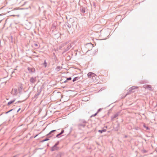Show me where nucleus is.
<instances>
[{
	"instance_id": "obj_1",
	"label": "nucleus",
	"mask_w": 157,
	"mask_h": 157,
	"mask_svg": "<svg viewBox=\"0 0 157 157\" xmlns=\"http://www.w3.org/2000/svg\"><path fill=\"white\" fill-rule=\"evenodd\" d=\"M86 48L88 49V50L87 52L91 50L92 48L93 47V44L91 43H87L86 44Z\"/></svg>"
},
{
	"instance_id": "obj_2",
	"label": "nucleus",
	"mask_w": 157,
	"mask_h": 157,
	"mask_svg": "<svg viewBox=\"0 0 157 157\" xmlns=\"http://www.w3.org/2000/svg\"><path fill=\"white\" fill-rule=\"evenodd\" d=\"M56 130H53L51 131L48 134L46 135V136H48L49 138L52 137L54 134V132Z\"/></svg>"
},
{
	"instance_id": "obj_3",
	"label": "nucleus",
	"mask_w": 157,
	"mask_h": 157,
	"mask_svg": "<svg viewBox=\"0 0 157 157\" xmlns=\"http://www.w3.org/2000/svg\"><path fill=\"white\" fill-rule=\"evenodd\" d=\"M72 47V46L71 44L68 45L66 47H64L63 48V51L62 52V54H63L64 53L66 52L68 50H69L70 48Z\"/></svg>"
},
{
	"instance_id": "obj_4",
	"label": "nucleus",
	"mask_w": 157,
	"mask_h": 157,
	"mask_svg": "<svg viewBox=\"0 0 157 157\" xmlns=\"http://www.w3.org/2000/svg\"><path fill=\"white\" fill-rule=\"evenodd\" d=\"M25 28L27 30L30 29L32 26V25L31 22H28L25 24Z\"/></svg>"
},
{
	"instance_id": "obj_5",
	"label": "nucleus",
	"mask_w": 157,
	"mask_h": 157,
	"mask_svg": "<svg viewBox=\"0 0 157 157\" xmlns=\"http://www.w3.org/2000/svg\"><path fill=\"white\" fill-rule=\"evenodd\" d=\"M36 77H32L30 78L29 81L32 83H34L36 81Z\"/></svg>"
},
{
	"instance_id": "obj_6",
	"label": "nucleus",
	"mask_w": 157,
	"mask_h": 157,
	"mask_svg": "<svg viewBox=\"0 0 157 157\" xmlns=\"http://www.w3.org/2000/svg\"><path fill=\"white\" fill-rule=\"evenodd\" d=\"M64 132V130H62L61 132L59 133V134H57L55 137H54V138H59L61 136V135L63 134ZM64 135H63L62 136H63Z\"/></svg>"
},
{
	"instance_id": "obj_7",
	"label": "nucleus",
	"mask_w": 157,
	"mask_h": 157,
	"mask_svg": "<svg viewBox=\"0 0 157 157\" xmlns=\"http://www.w3.org/2000/svg\"><path fill=\"white\" fill-rule=\"evenodd\" d=\"M28 70L31 73H33L35 72V69L34 68H31L29 67H28Z\"/></svg>"
},
{
	"instance_id": "obj_8",
	"label": "nucleus",
	"mask_w": 157,
	"mask_h": 157,
	"mask_svg": "<svg viewBox=\"0 0 157 157\" xmlns=\"http://www.w3.org/2000/svg\"><path fill=\"white\" fill-rule=\"evenodd\" d=\"M119 127H120V124L119 123H118L117 124V125H115L114 126H113V128H114V130L115 131H118L119 129Z\"/></svg>"
},
{
	"instance_id": "obj_9",
	"label": "nucleus",
	"mask_w": 157,
	"mask_h": 157,
	"mask_svg": "<svg viewBox=\"0 0 157 157\" xmlns=\"http://www.w3.org/2000/svg\"><path fill=\"white\" fill-rule=\"evenodd\" d=\"M59 149V147H56L54 145L53 146L51 147V151H53L56 150H58Z\"/></svg>"
},
{
	"instance_id": "obj_10",
	"label": "nucleus",
	"mask_w": 157,
	"mask_h": 157,
	"mask_svg": "<svg viewBox=\"0 0 157 157\" xmlns=\"http://www.w3.org/2000/svg\"><path fill=\"white\" fill-rule=\"evenodd\" d=\"M72 20V19H71V18H70V19L68 21V22L67 23H66V25H67V27L69 28V29H70L71 27V24H70V23H68V22H70V21H71H71Z\"/></svg>"
},
{
	"instance_id": "obj_11",
	"label": "nucleus",
	"mask_w": 157,
	"mask_h": 157,
	"mask_svg": "<svg viewBox=\"0 0 157 157\" xmlns=\"http://www.w3.org/2000/svg\"><path fill=\"white\" fill-rule=\"evenodd\" d=\"M95 75V74L92 72H89L87 74V76L88 78H92L94 75Z\"/></svg>"
},
{
	"instance_id": "obj_12",
	"label": "nucleus",
	"mask_w": 157,
	"mask_h": 157,
	"mask_svg": "<svg viewBox=\"0 0 157 157\" xmlns=\"http://www.w3.org/2000/svg\"><path fill=\"white\" fill-rule=\"evenodd\" d=\"M90 99V98L89 97H87V96H85L83 97L82 98V101H89Z\"/></svg>"
},
{
	"instance_id": "obj_13",
	"label": "nucleus",
	"mask_w": 157,
	"mask_h": 157,
	"mask_svg": "<svg viewBox=\"0 0 157 157\" xmlns=\"http://www.w3.org/2000/svg\"><path fill=\"white\" fill-rule=\"evenodd\" d=\"M86 126V124H85L82 123H79L78 124V127L79 128L83 127L84 128Z\"/></svg>"
},
{
	"instance_id": "obj_14",
	"label": "nucleus",
	"mask_w": 157,
	"mask_h": 157,
	"mask_svg": "<svg viewBox=\"0 0 157 157\" xmlns=\"http://www.w3.org/2000/svg\"><path fill=\"white\" fill-rule=\"evenodd\" d=\"M80 11L82 13H84L85 12V8L83 7H80Z\"/></svg>"
},
{
	"instance_id": "obj_15",
	"label": "nucleus",
	"mask_w": 157,
	"mask_h": 157,
	"mask_svg": "<svg viewBox=\"0 0 157 157\" xmlns=\"http://www.w3.org/2000/svg\"><path fill=\"white\" fill-rule=\"evenodd\" d=\"M63 153L61 152H59L57 154L56 156L53 157H61L63 155Z\"/></svg>"
},
{
	"instance_id": "obj_16",
	"label": "nucleus",
	"mask_w": 157,
	"mask_h": 157,
	"mask_svg": "<svg viewBox=\"0 0 157 157\" xmlns=\"http://www.w3.org/2000/svg\"><path fill=\"white\" fill-rule=\"evenodd\" d=\"M15 100H16V99L14 98L13 99V100L10 101L8 102V103H7V105H10L11 104L14 103L15 102Z\"/></svg>"
},
{
	"instance_id": "obj_17",
	"label": "nucleus",
	"mask_w": 157,
	"mask_h": 157,
	"mask_svg": "<svg viewBox=\"0 0 157 157\" xmlns=\"http://www.w3.org/2000/svg\"><path fill=\"white\" fill-rule=\"evenodd\" d=\"M22 84L21 83L20 84L18 87V90H22L23 89Z\"/></svg>"
},
{
	"instance_id": "obj_18",
	"label": "nucleus",
	"mask_w": 157,
	"mask_h": 157,
	"mask_svg": "<svg viewBox=\"0 0 157 157\" xmlns=\"http://www.w3.org/2000/svg\"><path fill=\"white\" fill-rule=\"evenodd\" d=\"M138 88L137 86H133L130 88L129 91L131 92L132 90L137 89Z\"/></svg>"
},
{
	"instance_id": "obj_19",
	"label": "nucleus",
	"mask_w": 157,
	"mask_h": 157,
	"mask_svg": "<svg viewBox=\"0 0 157 157\" xmlns=\"http://www.w3.org/2000/svg\"><path fill=\"white\" fill-rule=\"evenodd\" d=\"M50 140L49 138L48 137V136H47L44 140H43L41 141V142L43 143L45 141H47L48 140Z\"/></svg>"
},
{
	"instance_id": "obj_20",
	"label": "nucleus",
	"mask_w": 157,
	"mask_h": 157,
	"mask_svg": "<svg viewBox=\"0 0 157 157\" xmlns=\"http://www.w3.org/2000/svg\"><path fill=\"white\" fill-rule=\"evenodd\" d=\"M79 121L80 122L79 123H83L84 124H86L87 123V122L85 121L84 119H79Z\"/></svg>"
},
{
	"instance_id": "obj_21",
	"label": "nucleus",
	"mask_w": 157,
	"mask_h": 157,
	"mask_svg": "<svg viewBox=\"0 0 157 157\" xmlns=\"http://www.w3.org/2000/svg\"><path fill=\"white\" fill-rule=\"evenodd\" d=\"M40 93L37 91L36 94L34 95L33 98H35L36 99L38 98V96L40 95Z\"/></svg>"
},
{
	"instance_id": "obj_22",
	"label": "nucleus",
	"mask_w": 157,
	"mask_h": 157,
	"mask_svg": "<svg viewBox=\"0 0 157 157\" xmlns=\"http://www.w3.org/2000/svg\"><path fill=\"white\" fill-rule=\"evenodd\" d=\"M106 131V129H103L101 130H99L98 131V132L100 133H102L103 132H105Z\"/></svg>"
},
{
	"instance_id": "obj_23",
	"label": "nucleus",
	"mask_w": 157,
	"mask_h": 157,
	"mask_svg": "<svg viewBox=\"0 0 157 157\" xmlns=\"http://www.w3.org/2000/svg\"><path fill=\"white\" fill-rule=\"evenodd\" d=\"M16 109V108H13V109H10V110H9V111L6 112L5 113L6 114H8V113H9L11 112V111H14Z\"/></svg>"
},
{
	"instance_id": "obj_24",
	"label": "nucleus",
	"mask_w": 157,
	"mask_h": 157,
	"mask_svg": "<svg viewBox=\"0 0 157 157\" xmlns=\"http://www.w3.org/2000/svg\"><path fill=\"white\" fill-rule=\"evenodd\" d=\"M80 78V77H79L78 76L75 77L73 79L72 81L73 82H75L77 80H78Z\"/></svg>"
},
{
	"instance_id": "obj_25",
	"label": "nucleus",
	"mask_w": 157,
	"mask_h": 157,
	"mask_svg": "<svg viewBox=\"0 0 157 157\" xmlns=\"http://www.w3.org/2000/svg\"><path fill=\"white\" fill-rule=\"evenodd\" d=\"M61 68H62V67H61L60 66H58L56 67L55 70L56 71H58L60 70Z\"/></svg>"
},
{
	"instance_id": "obj_26",
	"label": "nucleus",
	"mask_w": 157,
	"mask_h": 157,
	"mask_svg": "<svg viewBox=\"0 0 157 157\" xmlns=\"http://www.w3.org/2000/svg\"><path fill=\"white\" fill-rule=\"evenodd\" d=\"M120 112H117V113H116L114 115V116H113V118H115L117 117V116H118L120 114Z\"/></svg>"
},
{
	"instance_id": "obj_27",
	"label": "nucleus",
	"mask_w": 157,
	"mask_h": 157,
	"mask_svg": "<svg viewBox=\"0 0 157 157\" xmlns=\"http://www.w3.org/2000/svg\"><path fill=\"white\" fill-rule=\"evenodd\" d=\"M143 126L144 128H145L147 130H149L150 129V128L148 126H147L145 124H144Z\"/></svg>"
},
{
	"instance_id": "obj_28",
	"label": "nucleus",
	"mask_w": 157,
	"mask_h": 157,
	"mask_svg": "<svg viewBox=\"0 0 157 157\" xmlns=\"http://www.w3.org/2000/svg\"><path fill=\"white\" fill-rule=\"evenodd\" d=\"M59 141H57L54 145L56 147H57V146L59 144Z\"/></svg>"
},
{
	"instance_id": "obj_29",
	"label": "nucleus",
	"mask_w": 157,
	"mask_h": 157,
	"mask_svg": "<svg viewBox=\"0 0 157 157\" xmlns=\"http://www.w3.org/2000/svg\"><path fill=\"white\" fill-rule=\"evenodd\" d=\"M43 64L44 66L45 67H46L47 66V63L46 62V60H44V63H43Z\"/></svg>"
},
{
	"instance_id": "obj_30",
	"label": "nucleus",
	"mask_w": 157,
	"mask_h": 157,
	"mask_svg": "<svg viewBox=\"0 0 157 157\" xmlns=\"http://www.w3.org/2000/svg\"><path fill=\"white\" fill-rule=\"evenodd\" d=\"M42 86H42L40 88V89L39 90H38V91L40 93H41V91L42 90V89L43 88V87H42Z\"/></svg>"
},
{
	"instance_id": "obj_31",
	"label": "nucleus",
	"mask_w": 157,
	"mask_h": 157,
	"mask_svg": "<svg viewBox=\"0 0 157 157\" xmlns=\"http://www.w3.org/2000/svg\"><path fill=\"white\" fill-rule=\"evenodd\" d=\"M21 108H19L17 111L16 110L14 111L13 113H17L21 110Z\"/></svg>"
},
{
	"instance_id": "obj_32",
	"label": "nucleus",
	"mask_w": 157,
	"mask_h": 157,
	"mask_svg": "<svg viewBox=\"0 0 157 157\" xmlns=\"http://www.w3.org/2000/svg\"><path fill=\"white\" fill-rule=\"evenodd\" d=\"M14 92L15 95L17 94V89L15 88L14 89Z\"/></svg>"
},
{
	"instance_id": "obj_33",
	"label": "nucleus",
	"mask_w": 157,
	"mask_h": 157,
	"mask_svg": "<svg viewBox=\"0 0 157 157\" xmlns=\"http://www.w3.org/2000/svg\"><path fill=\"white\" fill-rule=\"evenodd\" d=\"M103 109L102 108H99V109L97 112V113L98 114L99 112L100 111H101L102 109Z\"/></svg>"
},
{
	"instance_id": "obj_34",
	"label": "nucleus",
	"mask_w": 157,
	"mask_h": 157,
	"mask_svg": "<svg viewBox=\"0 0 157 157\" xmlns=\"http://www.w3.org/2000/svg\"><path fill=\"white\" fill-rule=\"evenodd\" d=\"M66 80L68 81L71 80V77H69V78H66Z\"/></svg>"
},
{
	"instance_id": "obj_35",
	"label": "nucleus",
	"mask_w": 157,
	"mask_h": 157,
	"mask_svg": "<svg viewBox=\"0 0 157 157\" xmlns=\"http://www.w3.org/2000/svg\"><path fill=\"white\" fill-rule=\"evenodd\" d=\"M146 88H151V86L150 85H147L146 86Z\"/></svg>"
},
{
	"instance_id": "obj_36",
	"label": "nucleus",
	"mask_w": 157,
	"mask_h": 157,
	"mask_svg": "<svg viewBox=\"0 0 157 157\" xmlns=\"http://www.w3.org/2000/svg\"><path fill=\"white\" fill-rule=\"evenodd\" d=\"M97 114V113L96 112L94 114L92 115L90 117H95V116H96Z\"/></svg>"
},
{
	"instance_id": "obj_37",
	"label": "nucleus",
	"mask_w": 157,
	"mask_h": 157,
	"mask_svg": "<svg viewBox=\"0 0 157 157\" xmlns=\"http://www.w3.org/2000/svg\"><path fill=\"white\" fill-rule=\"evenodd\" d=\"M96 75L95 74V75H94L92 78L93 80L96 79L95 76Z\"/></svg>"
},
{
	"instance_id": "obj_38",
	"label": "nucleus",
	"mask_w": 157,
	"mask_h": 157,
	"mask_svg": "<svg viewBox=\"0 0 157 157\" xmlns=\"http://www.w3.org/2000/svg\"><path fill=\"white\" fill-rule=\"evenodd\" d=\"M142 151H143V153H146L147 152V151H146V150H144V149H143L142 150Z\"/></svg>"
},
{
	"instance_id": "obj_39",
	"label": "nucleus",
	"mask_w": 157,
	"mask_h": 157,
	"mask_svg": "<svg viewBox=\"0 0 157 157\" xmlns=\"http://www.w3.org/2000/svg\"><path fill=\"white\" fill-rule=\"evenodd\" d=\"M140 128L139 127H136L135 128V129L136 130H138L140 129Z\"/></svg>"
},
{
	"instance_id": "obj_40",
	"label": "nucleus",
	"mask_w": 157,
	"mask_h": 157,
	"mask_svg": "<svg viewBox=\"0 0 157 157\" xmlns=\"http://www.w3.org/2000/svg\"><path fill=\"white\" fill-rule=\"evenodd\" d=\"M22 102V101H18L17 102H16V103H15V104H16L17 103H20L21 102Z\"/></svg>"
},
{
	"instance_id": "obj_41",
	"label": "nucleus",
	"mask_w": 157,
	"mask_h": 157,
	"mask_svg": "<svg viewBox=\"0 0 157 157\" xmlns=\"http://www.w3.org/2000/svg\"><path fill=\"white\" fill-rule=\"evenodd\" d=\"M115 118H113V116H111V119L112 121H113V119Z\"/></svg>"
},
{
	"instance_id": "obj_42",
	"label": "nucleus",
	"mask_w": 157,
	"mask_h": 157,
	"mask_svg": "<svg viewBox=\"0 0 157 157\" xmlns=\"http://www.w3.org/2000/svg\"><path fill=\"white\" fill-rule=\"evenodd\" d=\"M34 45H35V46L36 47H38V44H34Z\"/></svg>"
},
{
	"instance_id": "obj_43",
	"label": "nucleus",
	"mask_w": 157,
	"mask_h": 157,
	"mask_svg": "<svg viewBox=\"0 0 157 157\" xmlns=\"http://www.w3.org/2000/svg\"><path fill=\"white\" fill-rule=\"evenodd\" d=\"M67 82V80H66L64 81L63 82H62L65 83H66Z\"/></svg>"
},
{
	"instance_id": "obj_44",
	"label": "nucleus",
	"mask_w": 157,
	"mask_h": 157,
	"mask_svg": "<svg viewBox=\"0 0 157 157\" xmlns=\"http://www.w3.org/2000/svg\"><path fill=\"white\" fill-rule=\"evenodd\" d=\"M72 129V127L71 128H70V132H69V134H70L71 133V132Z\"/></svg>"
},
{
	"instance_id": "obj_45",
	"label": "nucleus",
	"mask_w": 157,
	"mask_h": 157,
	"mask_svg": "<svg viewBox=\"0 0 157 157\" xmlns=\"http://www.w3.org/2000/svg\"><path fill=\"white\" fill-rule=\"evenodd\" d=\"M18 90V91H19V93L20 94H21V92H22V90Z\"/></svg>"
},
{
	"instance_id": "obj_46",
	"label": "nucleus",
	"mask_w": 157,
	"mask_h": 157,
	"mask_svg": "<svg viewBox=\"0 0 157 157\" xmlns=\"http://www.w3.org/2000/svg\"><path fill=\"white\" fill-rule=\"evenodd\" d=\"M127 137H128V136L127 135H125L124 136V138H126Z\"/></svg>"
},
{
	"instance_id": "obj_47",
	"label": "nucleus",
	"mask_w": 157,
	"mask_h": 157,
	"mask_svg": "<svg viewBox=\"0 0 157 157\" xmlns=\"http://www.w3.org/2000/svg\"><path fill=\"white\" fill-rule=\"evenodd\" d=\"M127 95V94H126V95L125 96H124V97H123L122 98H124L126 97V95Z\"/></svg>"
},
{
	"instance_id": "obj_48",
	"label": "nucleus",
	"mask_w": 157,
	"mask_h": 157,
	"mask_svg": "<svg viewBox=\"0 0 157 157\" xmlns=\"http://www.w3.org/2000/svg\"><path fill=\"white\" fill-rule=\"evenodd\" d=\"M105 127L106 128H107V126H105Z\"/></svg>"
},
{
	"instance_id": "obj_49",
	"label": "nucleus",
	"mask_w": 157,
	"mask_h": 157,
	"mask_svg": "<svg viewBox=\"0 0 157 157\" xmlns=\"http://www.w3.org/2000/svg\"><path fill=\"white\" fill-rule=\"evenodd\" d=\"M67 31H68V32H69V33H70V32H69V31L68 30V29H67Z\"/></svg>"
},
{
	"instance_id": "obj_50",
	"label": "nucleus",
	"mask_w": 157,
	"mask_h": 157,
	"mask_svg": "<svg viewBox=\"0 0 157 157\" xmlns=\"http://www.w3.org/2000/svg\"><path fill=\"white\" fill-rule=\"evenodd\" d=\"M11 39H13V37H12V36H11Z\"/></svg>"
},
{
	"instance_id": "obj_51",
	"label": "nucleus",
	"mask_w": 157,
	"mask_h": 157,
	"mask_svg": "<svg viewBox=\"0 0 157 157\" xmlns=\"http://www.w3.org/2000/svg\"><path fill=\"white\" fill-rule=\"evenodd\" d=\"M94 6H95V5L94 3Z\"/></svg>"
},
{
	"instance_id": "obj_52",
	"label": "nucleus",
	"mask_w": 157,
	"mask_h": 157,
	"mask_svg": "<svg viewBox=\"0 0 157 157\" xmlns=\"http://www.w3.org/2000/svg\"><path fill=\"white\" fill-rule=\"evenodd\" d=\"M34 53H36L35 52H34Z\"/></svg>"
},
{
	"instance_id": "obj_53",
	"label": "nucleus",
	"mask_w": 157,
	"mask_h": 157,
	"mask_svg": "<svg viewBox=\"0 0 157 157\" xmlns=\"http://www.w3.org/2000/svg\"><path fill=\"white\" fill-rule=\"evenodd\" d=\"M144 140L145 141H146V139H144Z\"/></svg>"
},
{
	"instance_id": "obj_54",
	"label": "nucleus",
	"mask_w": 157,
	"mask_h": 157,
	"mask_svg": "<svg viewBox=\"0 0 157 157\" xmlns=\"http://www.w3.org/2000/svg\"><path fill=\"white\" fill-rule=\"evenodd\" d=\"M68 56V57H70V56H69V55Z\"/></svg>"
},
{
	"instance_id": "obj_55",
	"label": "nucleus",
	"mask_w": 157,
	"mask_h": 157,
	"mask_svg": "<svg viewBox=\"0 0 157 157\" xmlns=\"http://www.w3.org/2000/svg\"><path fill=\"white\" fill-rule=\"evenodd\" d=\"M2 15L1 14H0V16H1V15Z\"/></svg>"
},
{
	"instance_id": "obj_56",
	"label": "nucleus",
	"mask_w": 157,
	"mask_h": 157,
	"mask_svg": "<svg viewBox=\"0 0 157 157\" xmlns=\"http://www.w3.org/2000/svg\"><path fill=\"white\" fill-rule=\"evenodd\" d=\"M110 106V105H109L108 106Z\"/></svg>"
},
{
	"instance_id": "obj_57",
	"label": "nucleus",
	"mask_w": 157,
	"mask_h": 157,
	"mask_svg": "<svg viewBox=\"0 0 157 157\" xmlns=\"http://www.w3.org/2000/svg\"><path fill=\"white\" fill-rule=\"evenodd\" d=\"M111 157H113V156H112Z\"/></svg>"
}]
</instances>
